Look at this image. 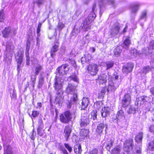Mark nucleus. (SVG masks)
Returning a JSON list of instances; mask_svg holds the SVG:
<instances>
[{"mask_svg": "<svg viewBox=\"0 0 154 154\" xmlns=\"http://www.w3.org/2000/svg\"><path fill=\"white\" fill-rule=\"evenodd\" d=\"M14 47L12 42L10 41H7L6 43V50L4 54L6 58H8L9 60L7 62L8 65L11 64V58L14 52Z\"/></svg>", "mask_w": 154, "mask_h": 154, "instance_id": "1", "label": "nucleus"}, {"mask_svg": "<svg viewBox=\"0 0 154 154\" xmlns=\"http://www.w3.org/2000/svg\"><path fill=\"white\" fill-rule=\"evenodd\" d=\"M63 80L59 77L55 78L54 80L53 87L56 91V94L63 95L62 91L63 83Z\"/></svg>", "mask_w": 154, "mask_h": 154, "instance_id": "2", "label": "nucleus"}, {"mask_svg": "<svg viewBox=\"0 0 154 154\" xmlns=\"http://www.w3.org/2000/svg\"><path fill=\"white\" fill-rule=\"evenodd\" d=\"M96 16L93 12L90 13L84 22L82 27L85 31H87L90 29L89 25L94 20Z\"/></svg>", "mask_w": 154, "mask_h": 154, "instance_id": "3", "label": "nucleus"}, {"mask_svg": "<svg viewBox=\"0 0 154 154\" xmlns=\"http://www.w3.org/2000/svg\"><path fill=\"white\" fill-rule=\"evenodd\" d=\"M23 52L20 50H19L15 54V58L17 63V69L18 72H19L21 68V63L23 56Z\"/></svg>", "mask_w": 154, "mask_h": 154, "instance_id": "4", "label": "nucleus"}, {"mask_svg": "<svg viewBox=\"0 0 154 154\" xmlns=\"http://www.w3.org/2000/svg\"><path fill=\"white\" fill-rule=\"evenodd\" d=\"M149 130L150 132L154 134V125H151ZM147 147L149 150L154 151V136L148 140Z\"/></svg>", "mask_w": 154, "mask_h": 154, "instance_id": "5", "label": "nucleus"}, {"mask_svg": "<svg viewBox=\"0 0 154 154\" xmlns=\"http://www.w3.org/2000/svg\"><path fill=\"white\" fill-rule=\"evenodd\" d=\"M120 28V24L118 23H116L110 29V37H114L116 36L119 32Z\"/></svg>", "mask_w": 154, "mask_h": 154, "instance_id": "6", "label": "nucleus"}, {"mask_svg": "<svg viewBox=\"0 0 154 154\" xmlns=\"http://www.w3.org/2000/svg\"><path fill=\"white\" fill-rule=\"evenodd\" d=\"M98 65L96 64L89 65L87 67L88 73L92 75H96L98 71Z\"/></svg>", "mask_w": 154, "mask_h": 154, "instance_id": "7", "label": "nucleus"}, {"mask_svg": "<svg viewBox=\"0 0 154 154\" xmlns=\"http://www.w3.org/2000/svg\"><path fill=\"white\" fill-rule=\"evenodd\" d=\"M2 33L3 37L7 38L9 35L11 36L15 35L16 33V32L14 29H11L10 27H7L3 30Z\"/></svg>", "mask_w": 154, "mask_h": 154, "instance_id": "8", "label": "nucleus"}, {"mask_svg": "<svg viewBox=\"0 0 154 154\" xmlns=\"http://www.w3.org/2000/svg\"><path fill=\"white\" fill-rule=\"evenodd\" d=\"M90 122V119L87 114H82L79 121L80 126L81 128H84L88 125Z\"/></svg>", "mask_w": 154, "mask_h": 154, "instance_id": "9", "label": "nucleus"}, {"mask_svg": "<svg viewBox=\"0 0 154 154\" xmlns=\"http://www.w3.org/2000/svg\"><path fill=\"white\" fill-rule=\"evenodd\" d=\"M70 69L69 66L67 64H63L59 67L57 69V73L60 75H66Z\"/></svg>", "mask_w": 154, "mask_h": 154, "instance_id": "10", "label": "nucleus"}, {"mask_svg": "<svg viewBox=\"0 0 154 154\" xmlns=\"http://www.w3.org/2000/svg\"><path fill=\"white\" fill-rule=\"evenodd\" d=\"M124 148L125 150L129 152L133 149V140L131 138L127 139L124 143Z\"/></svg>", "mask_w": 154, "mask_h": 154, "instance_id": "11", "label": "nucleus"}, {"mask_svg": "<svg viewBox=\"0 0 154 154\" xmlns=\"http://www.w3.org/2000/svg\"><path fill=\"white\" fill-rule=\"evenodd\" d=\"M131 100V98L130 94H125L122 100V106L125 107L128 106L130 103Z\"/></svg>", "mask_w": 154, "mask_h": 154, "instance_id": "12", "label": "nucleus"}, {"mask_svg": "<svg viewBox=\"0 0 154 154\" xmlns=\"http://www.w3.org/2000/svg\"><path fill=\"white\" fill-rule=\"evenodd\" d=\"M112 111L111 106H106L103 108L101 110V113L102 116L103 117H106L109 116Z\"/></svg>", "mask_w": 154, "mask_h": 154, "instance_id": "13", "label": "nucleus"}, {"mask_svg": "<svg viewBox=\"0 0 154 154\" xmlns=\"http://www.w3.org/2000/svg\"><path fill=\"white\" fill-rule=\"evenodd\" d=\"M76 88V85H73L72 83H69L66 88V92L68 94L75 93L77 91Z\"/></svg>", "mask_w": 154, "mask_h": 154, "instance_id": "14", "label": "nucleus"}, {"mask_svg": "<svg viewBox=\"0 0 154 154\" xmlns=\"http://www.w3.org/2000/svg\"><path fill=\"white\" fill-rule=\"evenodd\" d=\"M134 67V64L131 63H128L127 65L123 67L122 72L123 73L127 74L131 72Z\"/></svg>", "mask_w": 154, "mask_h": 154, "instance_id": "15", "label": "nucleus"}, {"mask_svg": "<svg viewBox=\"0 0 154 154\" xmlns=\"http://www.w3.org/2000/svg\"><path fill=\"white\" fill-rule=\"evenodd\" d=\"M72 132V127L71 126L66 125L64 128V137L66 141H68Z\"/></svg>", "mask_w": 154, "mask_h": 154, "instance_id": "16", "label": "nucleus"}, {"mask_svg": "<svg viewBox=\"0 0 154 154\" xmlns=\"http://www.w3.org/2000/svg\"><path fill=\"white\" fill-rule=\"evenodd\" d=\"M108 78L107 75L105 74L100 75L98 76L97 81L100 84H105L107 81Z\"/></svg>", "mask_w": 154, "mask_h": 154, "instance_id": "17", "label": "nucleus"}, {"mask_svg": "<svg viewBox=\"0 0 154 154\" xmlns=\"http://www.w3.org/2000/svg\"><path fill=\"white\" fill-rule=\"evenodd\" d=\"M107 128V126L106 123H100L97 126L96 131L99 134H101L104 128H105V131H106Z\"/></svg>", "mask_w": 154, "mask_h": 154, "instance_id": "18", "label": "nucleus"}, {"mask_svg": "<svg viewBox=\"0 0 154 154\" xmlns=\"http://www.w3.org/2000/svg\"><path fill=\"white\" fill-rule=\"evenodd\" d=\"M72 96L71 97L70 102H69L68 106L70 108L71 106L72 103H76L78 100L77 91L71 94Z\"/></svg>", "mask_w": 154, "mask_h": 154, "instance_id": "19", "label": "nucleus"}, {"mask_svg": "<svg viewBox=\"0 0 154 154\" xmlns=\"http://www.w3.org/2000/svg\"><path fill=\"white\" fill-rule=\"evenodd\" d=\"M116 118L118 121H122L125 120V116L124 112L122 109L119 110L117 112L116 115Z\"/></svg>", "mask_w": 154, "mask_h": 154, "instance_id": "20", "label": "nucleus"}, {"mask_svg": "<svg viewBox=\"0 0 154 154\" xmlns=\"http://www.w3.org/2000/svg\"><path fill=\"white\" fill-rule=\"evenodd\" d=\"M147 48L148 51L147 50V49L146 50L145 48L143 49L142 53L146 55H148L150 53H152V49H154V42L153 41L150 42L149 47Z\"/></svg>", "mask_w": 154, "mask_h": 154, "instance_id": "21", "label": "nucleus"}, {"mask_svg": "<svg viewBox=\"0 0 154 154\" xmlns=\"http://www.w3.org/2000/svg\"><path fill=\"white\" fill-rule=\"evenodd\" d=\"M59 47L56 44L54 45L51 48V56L52 58V60H54V57L55 56L56 53L58 50Z\"/></svg>", "mask_w": 154, "mask_h": 154, "instance_id": "22", "label": "nucleus"}, {"mask_svg": "<svg viewBox=\"0 0 154 154\" xmlns=\"http://www.w3.org/2000/svg\"><path fill=\"white\" fill-rule=\"evenodd\" d=\"M118 86L117 85H116V84L110 81L109 82L107 91L108 92H109V91H114L116 89V87Z\"/></svg>", "mask_w": 154, "mask_h": 154, "instance_id": "23", "label": "nucleus"}, {"mask_svg": "<svg viewBox=\"0 0 154 154\" xmlns=\"http://www.w3.org/2000/svg\"><path fill=\"white\" fill-rule=\"evenodd\" d=\"M12 148L10 146L4 145V154H13Z\"/></svg>", "mask_w": 154, "mask_h": 154, "instance_id": "24", "label": "nucleus"}, {"mask_svg": "<svg viewBox=\"0 0 154 154\" xmlns=\"http://www.w3.org/2000/svg\"><path fill=\"white\" fill-rule=\"evenodd\" d=\"M89 101L87 97H83L81 103V109H84L88 105Z\"/></svg>", "mask_w": 154, "mask_h": 154, "instance_id": "25", "label": "nucleus"}, {"mask_svg": "<svg viewBox=\"0 0 154 154\" xmlns=\"http://www.w3.org/2000/svg\"><path fill=\"white\" fill-rule=\"evenodd\" d=\"M64 114L66 117V119H67L69 122L71 120L72 117L74 116L75 112H71L69 111H66L65 112Z\"/></svg>", "mask_w": 154, "mask_h": 154, "instance_id": "26", "label": "nucleus"}, {"mask_svg": "<svg viewBox=\"0 0 154 154\" xmlns=\"http://www.w3.org/2000/svg\"><path fill=\"white\" fill-rule=\"evenodd\" d=\"M43 66L39 64H38L35 66L34 74L35 75H38L40 72L43 69Z\"/></svg>", "mask_w": 154, "mask_h": 154, "instance_id": "27", "label": "nucleus"}, {"mask_svg": "<svg viewBox=\"0 0 154 154\" xmlns=\"http://www.w3.org/2000/svg\"><path fill=\"white\" fill-rule=\"evenodd\" d=\"M57 95L55 99V103L56 104H58L59 105H61L63 101V97H62L63 95H60L59 94H57Z\"/></svg>", "mask_w": 154, "mask_h": 154, "instance_id": "28", "label": "nucleus"}, {"mask_svg": "<svg viewBox=\"0 0 154 154\" xmlns=\"http://www.w3.org/2000/svg\"><path fill=\"white\" fill-rule=\"evenodd\" d=\"M74 150L76 154H81L82 150L80 145L78 144L74 146Z\"/></svg>", "mask_w": 154, "mask_h": 154, "instance_id": "29", "label": "nucleus"}, {"mask_svg": "<svg viewBox=\"0 0 154 154\" xmlns=\"http://www.w3.org/2000/svg\"><path fill=\"white\" fill-rule=\"evenodd\" d=\"M143 133L140 132L135 137V140L136 142L139 143L141 142L143 139Z\"/></svg>", "mask_w": 154, "mask_h": 154, "instance_id": "30", "label": "nucleus"}, {"mask_svg": "<svg viewBox=\"0 0 154 154\" xmlns=\"http://www.w3.org/2000/svg\"><path fill=\"white\" fill-rule=\"evenodd\" d=\"M137 107L133 106H131L127 110V112L128 114H134L136 113Z\"/></svg>", "mask_w": 154, "mask_h": 154, "instance_id": "31", "label": "nucleus"}, {"mask_svg": "<svg viewBox=\"0 0 154 154\" xmlns=\"http://www.w3.org/2000/svg\"><path fill=\"white\" fill-rule=\"evenodd\" d=\"M29 47L26 46V64L28 65L29 64Z\"/></svg>", "mask_w": 154, "mask_h": 154, "instance_id": "32", "label": "nucleus"}, {"mask_svg": "<svg viewBox=\"0 0 154 154\" xmlns=\"http://www.w3.org/2000/svg\"><path fill=\"white\" fill-rule=\"evenodd\" d=\"M131 44L130 38L127 37L124 42L123 46L125 48H128Z\"/></svg>", "mask_w": 154, "mask_h": 154, "instance_id": "33", "label": "nucleus"}, {"mask_svg": "<svg viewBox=\"0 0 154 154\" xmlns=\"http://www.w3.org/2000/svg\"><path fill=\"white\" fill-rule=\"evenodd\" d=\"M113 52L115 56L118 57L119 56L122 52L121 47L120 46L117 47L114 50Z\"/></svg>", "mask_w": 154, "mask_h": 154, "instance_id": "34", "label": "nucleus"}, {"mask_svg": "<svg viewBox=\"0 0 154 154\" xmlns=\"http://www.w3.org/2000/svg\"><path fill=\"white\" fill-rule=\"evenodd\" d=\"M121 150L120 146H117L115 147L111 151L112 154H119Z\"/></svg>", "mask_w": 154, "mask_h": 154, "instance_id": "35", "label": "nucleus"}, {"mask_svg": "<svg viewBox=\"0 0 154 154\" xmlns=\"http://www.w3.org/2000/svg\"><path fill=\"white\" fill-rule=\"evenodd\" d=\"M139 4L136 3L133 4L131 6V9L132 13H134L136 12L138 9Z\"/></svg>", "mask_w": 154, "mask_h": 154, "instance_id": "36", "label": "nucleus"}, {"mask_svg": "<svg viewBox=\"0 0 154 154\" xmlns=\"http://www.w3.org/2000/svg\"><path fill=\"white\" fill-rule=\"evenodd\" d=\"M151 70V68L149 66H146L143 67V69L142 70L141 72L142 74L145 75L146 74L148 73Z\"/></svg>", "mask_w": 154, "mask_h": 154, "instance_id": "37", "label": "nucleus"}, {"mask_svg": "<svg viewBox=\"0 0 154 154\" xmlns=\"http://www.w3.org/2000/svg\"><path fill=\"white\" fill-rule=\"evenodd\" d=\"M113 141L112 139H111L106 143V145L105 147L108 151L110 150L111 147L113 145Z\"/></svg>", "mask_w": 154, "mask_h": 154, "instance_id": "38", "label": "nucleus"}, {"mask_svg": "<svg viewBox=\"0 0 154 154\" xmlns=\"http://www.w3.org/2000/svg\"><path fill=\"white\" fill-rule=\"evenodd\" d=\"M97 112L96 110H93L91 113V117L90 118L91 119H92L93 120H96L97 119Z\"/></svg>", "mask_w": 154, "mask_h": 154, "instance_id": "39", "label": "nucleus"}, {"mask_svg": "<svg viewBox=\"0 0 154 154\" xmlns=\"http://www.w3.org/2000/svg\"><path fill=\"white\" fill-rule=\"evenodd\" d=\"M60 119L61 122L63 123H67L69 122L68 120L66 119L64 114H61L60 115Z\"/></svg>", "mask_w": 154, "mask_h": 154, "instance_id": "40", "label": "nucleus"}, {"mask_svg": "<svg viewBox=\"0 0 154 154\" xmlns=\"http://www.w3.org/2000/svg\"><path fill=\"white\" fill-rule=\"evenodd\" d=\"M69 78L75 82L77 84L79 83V79L76 75H70Z\"/></svg>", "mask_w": 154, "mask_h": 154, "instance_id": "41", "label": "nucleus"}, {"mask_svg": "<svg viewBox=\"0 0 154 154\" xmlns=\"http://www.w3.org/2000/svg\"><path fill=\"white\" fill-rule=\"evenodd\" d=\"M105 92L106 89L104 88H103L101 91H100L98 93V98L100 99L102 97H103Z\"/></svg>", "mask_w": 154, "mask_h": 154, "instance_id": "42", "label": "nucleus"}, {"mask_svg": "<svg viewBox=\"0 0 154 154\" xmlns=\"http://www.w3.org/2000/svg\"><path fill=\"white\" fill-rule=\"evenodd\" d=\"M44 76H43L42 74H41L40 75V77L39 79V87H40L43 84L44 82Z\"/></svg>", "mask_w": 154, "mask_h": 154, "instance_id": "43", "label": "nucleus"}, {"mask_svg": "<svg viewBox=\"0 0 154 154\" xmlns=\"http://www.w3.org/2000/svg\"><path fill=\"white\" fill-rule=\"evenodd\" d=\"M136 101L137 104H141V101L143 102H145V96H142L140 97H138V98H137Z\"/></svg>", "mask_w": 154, "mask_h": 154, "instance_id": "44", "label": "nucleus"}, {"mask_svg": "<svg viewBox=\"0 0 154 154\" xmlns=\"http://www.w3.org/2000/svg\"><path fill=\"white\" fill-rule=\"evenodd\" d=\"M89 131L87 129H83L80 132V134L84 137H87L88 135Z\"/></svg>", "mask_w": 154, "mask_h": 154, "instance_id": "45", "label": "nucleus"}, {"mask_svg": "<svg viewBox=\"0 0 154 154\" xmlns=\"http://www.w3.org/2000/svg\"><path fill=\"white\" fill-rule=\"evenodd\" d=\"M38 127L37 129L40 130V129H42L43 127V124L42 119H39L38 121Z\"/></svg>", "mask_w": 154, "mask_h": 154, "instance_id": "46", "label": "nucleus"}, {"mask_svg": "<svg viewBox=\"0 0 154 154\" xmlns=\"http://www.w3.org/2000/svg\"><path fill=\"white\" fill-rule=\"evenodd\" d=\"M105 63L106 65L107 69L112 68L114 65V63L112 61H107Z\"/></svg>", "mask_w": 154, "mask_h": 154, "instance_id": "47", "label": "nucleus"}, {"mask_svg": "<svg viewBox=\"0 0 154 154\" xmlns=\"http://www.w3.org/2000/svg\"><path fill=\"white\" fill-rule=\"evenodd\" d=\"M10 95L11 98L13 99H15L16 97L15 91L12 89H10Z\"/></svg>", "mask_w": 154, "mask_h": 154, "instance_id": "48", "label": "nucleus"}, {"mask_svg": "<svg viewBox=\"0 0 154 154\" xmlns=\"http://www.w3.org/2000/svg\"><path fill=\"white\" fill-rule=\"evenodd\" d=\"M141 149L139 147H137L135 149L133 150L132 154H140Z\"/></svg>", "mask_w": 154, "mask_h": 154, "instance_id": "49", "label": "nucleus"}, {"mask_svg": "<svg viewBox=\"0 0 154 154\" xmlns=\"http://www.w3.org/2000/svg\"><path fill=\"white\" fill-rule=\"evenodd\" d=\"M67 61L75 69L77 68L75 62L74 60L69 59L67 60Z\"/></svg>", "mask_w": 154, "mask_h": 154, "instance_id": "50", "label": "nucleus"}, {"mask_svg": "<svg viewBox=\"0 0 154 154\" xmlns=\"http://www.w3.org/2000/svg\"><path fill=\"white\" fill-rule=\"evenodd\" d=\"M131 54L133 55V57H136L137 55L139 54L137 52V51L135 49H132L130 51Z\"/></svg>", "mask_w": 154, "mask_h": 154, "instance_id": "51", "label": "nucleus"}, {"mask_svg": "<svg viewBox=\"0 0 154 154\" xmlns=\"http://www.w3.org/2000/svg\"><path fill=\"white\" fill-rule=\"evenodd\" d=\"M42 25V23H39L38 27L37 29V36L39 37L40 35V32L41 31V27Z\"/></svg>", "mask_w": 154, "mask_h": 154, "instance_id": "52", "label": "nucleus"}, {"mask_svg": "<svg viewBox=\"0 0 154 154\" xmlns=\"http://www.w3.org/2000/svg\"><path fill=\"white\" fill-rule=\"evenodd\" d=\"M36 136L35 132L34 131V130L33 129L32 132L30 134V137L32 140H34L35 138V136Z\"/></svg>", "mask_w": 154, "mask_h": 154, "instance_id": "53", "label": "nucleus"}, {"mask_svg": "<svg viewBox=\"0 0 154 154\" xmlns=\"http://www.w3.org/2000/svg\"><path fill=\"white\" fill-rule=\"evenodd\" d=\"M65 147L68 150L69 152H71L72 151V148L69 144L65 143H64Z\"/></svg>", "mask_w": 154, "mask_h": 154, "instance_id": "54", "label": "nucleus"}, {"mask_svg": "<svg viewBox=\"0 0 154 154\" xmlns=\"http://www.w3.org/2000/svg\"><path fill=\"white\" fill-rule=\"evenodd\" d=\"M5 16L4 13L3 11H0V22H2L5 18Z\"/></svg>", "mask_w": 154, "mask_h": 154, "instance_id": "55", "label": "nucleus"}, {"mask_svg": "<svg viewBox=\"0 0 154 154\" xmlns=\"http://www.w3.org/2000/svg\"><path fill=\"white\" fill-rule=\"evenodd\" d=\"M87 56H85V57H82L81 58V61L82 64H84L85 63H88L89 59H86Z\"/></svg>", "mask_w": 154, "mask_h": 154, "instance_id": "56", "label": "nucleus"}, {"mask_svg": "<svg viewBox=\"0 0 154 154\" xmlns=\"http://www.w3.org/2000/svg\"><path fill=\"white\" fill-rule=\"evenodd\" d=\"M39 114V112L37 111H33L32 112V116L33 117L37 116Z\"/></svg>", "mask_w": 154, "mask_h": 154, "instance_id": "57", "label": "nucleus"}, {"mask_svg": "<svg viewBox=\"0 0 154 154\" xmlns=\"http://www.w3.org/2000/svg\"><path fill=\"white\" fill-rule=\"evenodd\" d=\"M76 27L75 26L74 28L73 29L72 31V32L73 33H75V34H78L80 32V29H76Z\"/></svg>", "mask_w": 154, "mask_h": 154, "instance_id": "58", "label": "nucleus"}, {"mask_svg": "<svg viewBox=\"0 0 154 154\" xmlns=\"http://www.w3.org/2000/svg\"><path fill=\"white\" fill-rule=\"evenodd\" d=\"M146 11H145L143 12L140 16V19H145L146 18Z\"/></svg>", "mask_w": 154, "mask_h": 154, "instance_id": "59", "label": "nucleus"}, {"mask_svg": "<svg viewBox=\"0 0 154 154\" xmlns=\"http://www.w3.org/2000/svg\"><path fill=\"white\" fill-rule=\"evenodd\" d=\"M64 27V25L63 24L61 23H58L57 28L59 30H61L63 27Z\"/></svg>", "mask_w": 154, "mask_h": 154, "instance_id": "60", "label": "nucleus"}, {"mask_svg": "<svg viewBox=\"0 0 154 154\" xmlns=\"http://www.w3.org/2000/svg\"><path fill=\"white\" fill-rule=\"evenodd\" d=\"M37 134L40 136H43V131H42V129H40V130H38L37 129Z\"/></svg>", "mask_w": 154, "mask_h": 154, "instance_id": "61", "label": "nucleus"}, {"mask_svg": "<svg viewBox=\"0 0 154 154\" xmlns=\"http://www.w3.org/2000/svg\"><path fill=\"white\" fill-rule=\"evenodd\" d=\"M35 74L34 75H32L31 76V82H35L36 79V77Z\"/></svg>", "mask_w": 154, "mask_h": 154, "instance_id": "62", "label": "nucleus"}, {"mask_svg": "<svg viewBox=\"0 0 154 154\" xmlns=\"http://www.w3.org/2000/svg\"><path fill=\"white\" fill-rule=\"evenodd\" d=\"M44 2V0H37L36 2V3L39 6L41 5H42Z\"/></svg>", "mask_w": 154, "mask_h": 154, "instance_id": "63", "label": "nucleus"}, {"mask_svg": "<svg viewBox=\"0 0 154 154\" xmlns=\"http://www.w3.org/2000/svg\"><path fill=\"white\" fill-rule=\"evenodd\" d=\"M61 150L63 152V154H69L66 150L64 148H62Z\"/></svg>", "mask_w": 154, "mask_h": 154, "instance_id": "64", "label": "nucleus"}]
</instances>
